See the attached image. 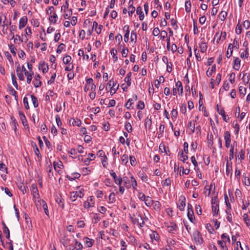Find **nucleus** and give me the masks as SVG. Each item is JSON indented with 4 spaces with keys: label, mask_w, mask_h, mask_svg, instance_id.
<instances>
[{
    "label": "nucleus",
    "mask_w": 250,
    "mask_h": 250,
    "mask_svg": "<svg viewBox=\"0 0 250 250\" xmlns=\"http://www.w3.org/2000/svg\"><path fill=\"white\" fill-rule=\"evenodd\" d=\"M73 240H71L68 235L65 234L61 235L60 242L66 248L67 250H75L73 245Z\"/></svg>",
    "instance_id": "obj_1"
},
{
    "label": "nucleus",
    "mask_w": 250,
    "mask_h": 250,
    "mask_svg": "<svg viewBox=\"0 0 250 250\" xmlns=\"http://www.w3.org/2000/svg\"><path fill=\"white\" fill-rule=\"evenodd\" d=\"M37 200H35V204L37 209L39 211H41L43 208L44 212L47 214V205H46L45 202L42 199H39L38 197H36Z\"/></svg>",
    "instance_id": "obj_2"
},
{
    "label": "nucleus",
    "mask_w": 250,
    "mask_h": 250,
    "mask_svg": "<svg viewBox=\"0 0 250 250\" xmlns=\"http://www.w3.org/2000/svg\"><path fill=\"white\" fill-rule=\"evenodd\" d=\"M83 189L81 188L78 191H72L70 193V199L72 202L75 201L77 198H82L84 196Z\"/></svg>",
    "instance_id": "obj_3"
},
{
    "label": "nucleus",
    "mask_w": 250,
    "mask_h": 250,
    "mask_svg": "<svg viewBox=\"0 0 250 250\" xmlns=\"http://www.w3.org/2000/svg\"><path fill=\"white\" fill-rule=\"evenodd\" d=\"M132 222L133 224L137 223L140 227H143L145 225V222L141 216L138 213L133 214L131 217Z\"/></svg>",
    "instance_id": "obj_4"
},
{
    "label": "nucleus",
    "mask_w": 250,
    "mask_h": 250,
    "mask_svg": "<svg viewBox=\"0 0 250 250\" xmlns=\"http://www.w3.org/2000/svg\"><path fill=\"white\" fill-rule=\"evenodd\" d=\"M193 237L197 245H201L203 243V239L200 232L195 229L193 233Z\"/></svg>",
    "instance_id": "obj_5"
},
{
    "label": "nucleus",
    "mask_w": 250,
    "mask_h": 250,
    "mask_svg": "<svg viewBox=\"0 0 250 250\" xmlns=\"http://www.w3.org/2000/svg\"><path fill=\"white\" fill-rule=\"evenodd\" d=\"M173 94L176 95L178 93L179 94L182 95L183 92V89L182 83L180 81H178L175 84V87L173 88Z\"/></svg>",
    "instance_id": "obj_6"
},
{
    "label": "nucleus",
    "mask_w": 250,
    "mask_h": 250,
    "mask_svg": "<svg viewBox=\"0 0 250 250\" xmlns=\"http://www.w3.org/2000/svg\"><path fill=\"white\" fill-rule=\"evenodd\" d=\"M212 210L213 213V216L217 215L218 214L219 211V207L218 201H213L212 200Z\"/></svg>",
    "instance_id": "obj_7"
},
{
    "label": "nucleus",
    "mask_w": 250,
    "mask_h": 250,
    "mask_svg": "<svg viewBox=\"0 0 250 250\" xmlns=\"http://www.w3.org/2000/svg\"><path fill=\"white\" fill-rule=\"evenodd\" d=\"M217 110L219 114L221 115L223 118V120L225 121L226 122H228L229 121V118L227 117V116L226 115L225 111L223 108H219V105H217Z\"/></svg>",
    "instance_id": "obj_8"
},
{
    "label": "nucleus",
    "mask_w": 250,
    "mask_h": 250,
    "mask_svg": "<svg viewBox=\"0 0 250 250\" xmlns=\"http://www.w3.org/2000/svg\"><path fill=\"white\" fill-rule=\"evenodd\" d=\"M111 176L112 177V178L114 179V182L119 186H120L123 182V180L122 177H117L116 174L114 172H112L110 173Z\"/></svg>",
    "instance_id": "obj_9"
},
{
    "label": "nucleus",
    "mask_w": 250,
    "mask_h": 250,
    "mask_svg": "<svg viewBox=\"0 0 250 250\" xmlns=\"http://www.w3.org/2000/svg\"><path fill=\"white\" fill-rule=\"evenodd\" d=\"M231 210V207H230V204H229V208H228L226 210V213L227 214L226 218L228 222L230 223L231 224H233V220H232V215L231 213L230 212Z\"/></svg>",
    "instance_id": "obj_10"
},
{
    "label": "nucleus",
    "mask_w": 250,
    "mask_h": 250,
    "mask_svg": "<svg viewBox=\"0 0 250 250\" xmlns=\"http://www.w3.org/2000/svg\"><path fill=\"white\" fill-rule=\"evenodd\" d=\"M167 48L168 51L170 50L173 53L175 52L177 50V46L175 44L173 43L171 45H170L169 38L167 39Z\"/></svg>",
    "instance_id": "obj_11"
},
{
    "label": "nucleus",
    "mask_w": 250,
    "mask_h": 250,
    "mask_svg": "<svg viewBox=\"0 0 250 250\" xmlns=\"http://www.w3.org/2000/svg\"><path fill=\"white\" fill-rule=\"evenodd\" d=\"M27 22V18L26 16H23L21 18L19 22V27L20 29H21L25 27Z\"/></svg>",
    "instance_id": "obj_12"
},
{
    "label": "nucleus",
    "mask_w": 250,
    "mask_h": 250,
    "mask_svg": "<svg viewBox=\"0 0 250 250\" xmlns=\"http://www.w3.org/2000/svg\"><path fill=\"white\" fill-rule=\"evenodd\" d=\"M168 231L169 232L173 233L177 229V225L174 222H170L169 225L167 226Z\"/></svg>",
    "instance_id": "obj_13"
},
{
    "label": "nucleus",
    "mask_w": 250,
    "mask_h": 250,
    "mask_svg": "<svg viewBox=\"0 0 250 250\" xmlns=\"http://www.w3.org/2000/svg\"><path fill=\"white\" fill-rule=\"evenodd\" d=\"M19 115H20V119H21V121H22V123L23 125L24 126H27V128H29L27 122L25 118V116H24L23 113L22 112L20 111Z\"/></svg>",
    "instance_id": "obj_14"
},
{
    "label": "nucleus",
    "mask_w": 250,
    "mask_h": 250,
    "mask_svg": "<svg viewBox=\"0 0 250 250\" xmlns=\"http://www.w3.org/2000/svg\"><path fill=\"white\" fill-rule=\"evenodd\" d=\"M241 61L238 58H236L233 62V67L236 70H238L240 67Z\"/></svg>",
    "instance_id": "obj_15"
},
{
    "label": "nucleus",
    "mask_w": 250,
    "mask_h": 250,
    "mask_svg": "<svg viewBox=\"0 0 250 250\" xmlns=\"http://www.w3.org/2000/svg\"><path fill=\"white\" fill-rule=\"evenodd\" d=\"M185 206V198L183 197L182 199H180L179 200V203L178 205V207L181 211H183L184 210Z\"/></svg>",
    "instance_id": "obj_16"
},
{
    "label": "nucleus",
    "mask_w": 250,
    "mask_h": 250,
    "mask_svg": "<svg viewBox=\"0 0 250 250\" xmlns=\"http://www.w3.org/2000/svg\"><path fill=\"white\" fill-rule=\"evenodd\" d=\"M31 190L34 198H36L39 195L38 189L36 185L33 184L31 186Z\"/></svg>",
    "instance_id": "obj_17"
},
{
    "label": "nucleus",
    "mask_w": 250,
    "mask_h": 250,
    "mask_svg": "<svg viewBox=\"0 0 250 250\" xmlns=\"http://www.w3.org/2000/svg\"><path fill=\"white\" fill-rule=\"evenodd\" d=\"M20 64H18V65L17 67V69H16L17 76L20 80L23 81L24 80V76L23 74V73H22V72H20Z\"/></svg>",
    "instance_id": "obj_18"
},
{
    "label": "nucleus",
    "mask_w": 250,
    "mask_h": 250,
    "mask_svg": "<svg viewBox=\"0 0 250 250\" xmlns=\"http://www.w3.org/2000/svg\"><path fill=\"white\" fill-rule=\"evenodd\" d=\"M136 13L139 15V19L142 21L144 19V14L142 11V8L141 6H138L136 9Z\"/></svg>",
    "instance_id": "obj_19"
},
{
    "label": "nucleus",
    "mask_w": 250,
    "mask_h": 250,
    "mask_svg": "<svg viewBox=\"0 0 250 250\" xmlns=\"http://www.w3.org/2000/svg\"><path fill=\"white\" fill-rule=\"evenodd\" d=\"M187 215L190 221L192 223H194V221L195 220V218L194 216L193 210L192 209H190V210H188V211Z\"/></svg>",
    "instance_id": "obj_20"
},
{
    "label": "nucleus",
    "mask_w": 250,
    "mask_h": 250,
    "mask_svg": "<svg viewBox=\"0 0 250 250\" xmlns=\"http://www.w3.org/2000/svg\"><path fill=\"white\" fill-rule=\"evenodd\" d=\"M234 47V46L232 43H230L229 44L226 54L227 58H229L231 56L233 52V48Z\"/></svg>",
    "instance_id": "obj_21"
},
{
    "label": "nucleus",
    "mask_w": 250,
    "mask_h": 250,
    "mask_svg": "<svg viewBox=\"0 0 250 250\" xmlns=\"http://www.w3.org/2000/svg\"><path fill=\"white\" fill-rule=\"evenodd\" d=\"M235 152H236L237 149L236 148L235 149V148L234 147V146H231V147H230V149L229 152V159L230 161H231V160H232L234 158V154L235 153Z\"/></svg>",
    "instance_id": "obj_22"
},
{
    "label": "nucleus",
    "mask_w": 250,
    "mask_h": 250,
    "mask_svg": "<svg viewBox=\"0 0 250 250\" xmlns=\"http://www.w3.org/2000/svg\"><path fill=\"white\" fill-rule=\"evenodd\" d=\"M130 188L131 187H132L134 190H136L137 189V183L136 180H135V179L134 178V177L133 176H131L130 177Z\"/></svg>",
    "instance_id": "obj_23"
},
{
    "label": "nucleus",
    "mask_w": 250,
    "mask_h": 250,
    "mask_svg": "<svg viewBox=\"0 0 250 250\" xmlns=\"http://www.w3.org/2000/svg\"><path fill=\"white\" fill-rule=\"evenodd\" d=\"M40 76L38 75L35 76V80L33 81L34 85L35 87H38L41 85V82L40 81Z\"/></svg>",
    "instance_id": "obj_24"
},
{
    "label": "nucleus",
    "mask_w": 250,
    "mask_h": 250,
    "mask_svg": "<svg viewBox=\"0 0 250 250\" xmlns=\"http://www.w3.org/2000/svg\"><path fill=\"white\" fill-rule=\"evenodd\" d=\"M122 180H123V182H124L125 186L127 188H130V180H129L128 179V177H127L126 176L122 178Z\"/></svg>",
    "instance_id": "obj_25"
},
{
    "label": "nucleus",
    "mask_w": 250,
    "mask_h": 250,
    "mask_svg": "<svg viewBox=\"0 0 250 250\" xmlns=\"http://www.w3.org/2000/svg\"><path fill=\"white\" fill-rule=\"evenodd\" d=\"M133 2L132 0L129 1V6L128 7V14L129 16H131L135 10V7L132 5Z\"/></svg>",
    "instance_id": "obj_26"
},
{
    "label": "nucleus",
    "mask_w": 250,
    "mask_h": 250,
    "mask_svg": "<svg viewBox=\"0 0 250 250\" xmlns=\"http://www.w3.org/2000/svg\"><path fill=\"white\" fill-rule=\"evenodd\" d=\"M144 202L146 205L147 207H151L153 203V200L149 196H146V199L144 200Z\"/></svg>",
    "instance_id": "obj_27"
},
{
    "label": "nucleus",
    "mask_w": 250,
    "mask_h": 250,
    "mask_svg": "<svg viewBox=\"0 0 250 250\" xmlns=\"http://www.w3.org/2000/svg\"><path fill=\"white\" fill-rule=\"evenodd\" d=\"M131 72H130L127 73L125 79V82L126 83L127 86H129L131 85Z\"/></svg>",
    "instance_id": "obj_28"
},
{
    "label": "nucleus",
    "mask_w": 250,
    "mask_h": 250,
    "mask_svg": "<svg viewBox=\"0 0 250 250\" xmlns=\"http://www.w3.org/2000/svg\"><path fill=\"white\" fill-rule=\"evenodd\" d=\"M84 239H85V244L86 246L88 248L91 247L94 242V241L87 237H85Z\"/></svg>",
    "instance_id": "obj_29"
},
{
    "label": "nucleus",
    "mask_w": 250,
    "mask_h": 250,
    "mask_svg": "<svg viewBox=\"0 0 250 250\" xmlns=\"http://www.w3.org/2000/svg\"><path fill=\"white\" fill-rule=\"evenodd\" d=\"M224 140L225 142H231V135L228 131H226L224 132Z\"/></svg>",
    "instance_id": "obj_30"
},
{
    "label": "nucleus",
    "mask_w": 250,
    "mask_h": 250,
    "mask_svg": "<svg viewBox=\"0 0 250 250\" xmlns=\"http://www.w3.org/2000/svg\"><path fill=\"white\" fill-rule=\"evenodd\" d=\"M31 101L32 104L34 106V107H37L38 106V101L37 98L33 95H30Z\"/></svg>",
    "instance_id": "obj_31"
},
{
    "label": "nucleus",
    "mask_w": 250,
    "mask_h": 250,
    "mask_svg": "<svg viewBox=\"0 0 250 250\" xmlns=\"http://www.w3.org/2000/svg\"><path fill=\"white\" fill-rule=\"evenodd\" d=\"M73 242H75L76 244V246L74 247L75 249L77 250H82L83 249V245L81 243L78 242L76 239H74Z\"/></svg>",
    "instance_id": "obj_32"
},
{
    "label": "nucleus",
    "mask_w": 250,
    "mask_h": 250,
    "mask_svg": "<svg viewBox=\"0 0 250 250\" xmlns=\"http://www.w3.org/2000/svg\"><path fill=\"white\" fill-rule=\"evenodd\" d=\"M27 39H26L24 41L23 39L21 38L20 36L18 35H16V38H14V42L15 43L20 44L21 42H26Z\"/></svg>",
    "instance_id": "obj_33"
},
{
    "label": "nucleus",
    "mask_w": 250,
    "mask_h": 250,
    "mask_svg": "<svg viewBox=\"0 0 250 250\" xmlns=\"http://www.w3.org/2000/svg\"><path fill=\"white\" fill-rule=\"evenodd\" d=\"M185 10L187 13H188L190 11L191 2L190 0H186L185 2Z\"/></svg>",
    "instance_id": "obj_34"
},
{
    "label": "nucleus",
    "mask_w": 250,
    "mask_h": 250,
    "mask_svg": "<svg viewBox=\"0 0 250 250\" xmlns=\"http://www.w3.org/2000/svg\"><path fill=\"white\" fill-rule=\"evenodd\" d=\"M242 80L245 83H249L250 81V74L248 73L244 74Z\"/></svg>",
    "instance_id": "obj_35"
},
{
    "label": "nucleus",
    "mask_w": 250,
    "mask_h": 250,
    "mask_svg": "<svg viewBox=\"0 0 250 250\" xmlns=\"http://www.w3.org/2000/svg\"><path fill=\"white\" fill-rule=\"evenodd\" d=\"M31 146L34 149V151H35L36 155L39 157V154H40V151L37 147L36 144L35 142L32 141L31 142Z\"/></svg>",
    "instance_id": "obj_36"
},
{
    "label": "nucleus",
    "mask_w": 250,
    "mask_h": 250,
    "mask_svg": "<svg viewBox=\"0 0 250 250\" xmlns=\"http://www.w3.org/2000/svg\"><path fill=\"white\" fill-rule=\"evenodd\" d=\"M195 124L192 123L191 121H190L188 125V128L190 130L191 133H193L195 131Z\"/></svg>",
    "instance_id": "obj_37"
},
{
    "label": "nucleus",
    "mask_w": 250,
    "mask_h": 250,
    "mask_svg": "<svg viewBox=\"0 0 250 250\" xmlns=\"http://www.w3.org/2000/svg\"><path fill=\"white\" fill-rule=\"evenodd\" d=\"M208 143L209 146H212L213 145V136L212 134L208 136Z\"/></svg>",
    "instance_id": "obj_38"
},
{
    "label": "nucleus",
    "mask_w": 250,
    "mask_h": 250,
    "mask_svg": "<svg viewBox=\"0 0 250 250\" xmlns=\"http://www.w3.org/2000/svg\"><path fill=\"white\" fill-rule=\"evenodd\" d=\"M11 77H12V83H13V85L15 87V88L17 89H18V85L17 82L16 81V78L15 77L14 74L13 73H11Z\"/></svg>",
    "instance_id": "obj_39"
},
{
    "label": "nucleus",
    "mask_w": 250,
    "mask_h": 250,
    "mask_svg": "<svg viewBox=\"0 0 250 250\" xmlns=\"http://www.w3.org/2000/svg\"><path fill=\"white\" fill-rule=\"evenodd\" d=\"M94 206V202L90 203L88 201H85L83 203V207L85 208H88L90 207H93Z\"/></svg>",
    "instance_id": "obj_40"
},
{
    "label": "nucleus",
    "mask_w": 250,
    "mask_h": 250,
    "mask_svg": "<svg viewBox=\"0 0 250 250\" xmlns=\"http://www.w3.org/2000/svg\"><path fill=\"white\" fill-rule=\"evenodd\" d=\"M45 66L46 63L44 61L41 62L39 65V69H42L43 73H45V71L46 70Z\"/></svg>",
    "instance_id": "obj_41"
},
{
    "label": "nucleus",
    "mask_w": 250,
    "mask_h": 250,
    "mask_svg": "<svg viewBox=\"0 0 250 250\" xmlns=\"http://www.w3.org/2000/svg\"><path fill=\"white\" fill-rule=\"evenodd\" d=\"M57 15L56 13H54L52 15L49 17L50 22L53 23H55L57 21Z\"/></svg>",
    "instance_id": "obj_42"
},
{
    "label": "nucleus",
    "mask_w": 250,
    "mask_h": 250,
    "mask_svg": "<svg viewBox=\"0 0 250 250\" xmlns=\"http://www.w3.org/2000/svg\"><path fill=\"white\" fill-rule=\"evenodd\" d=\"M161 205L158 201H155L154 202L153 208L155 210L159 211L161 209Z\"/></svg>",
    "instance_id": "obj_43"
},
{
    "label": "nucleus",
    "mask_w": 250,
    "mask_h": 250,
    "mask_svg": "<svg viewBox=\"0 0 250 250\" xmlns=\"http://www.w3.org/2000/svg\"><path fill=\"white\" fill-rule=\"evenodd\" d=\"M130 41L131 42H134L135 43L136 42L137 34L134 31H132L131 33Z\"/></svg>",
    "instance_id": "obj_44"
},
{
    "label": "nucleus",
    "mask_w": 250,
    "mask_h": 250,
    "mask_svg": "<svg viewBox=\"0 0 250 250\" xmlns=\"http://www.w3.org/2000/svg\"><path fill=\"white\" fill-rule=\"evenodd\" d=\"M218 243L223 250H228V248H227L225 241H218Z\"/></svg>",
    "instance_id": "obj_45"
},
{
    "label": "nucleus",
    "mask_w": 250,
    "mask_h": 250,
    "mask_svg": "<svg viewBox=\"0 0 250 250\" xmlns=\"http://www.w3.org/2000/svg\"><path fill=\"white\" fill-rule=\"evenodd\" d=\"M200 51L202 53H204L207 49V44L205 42H202L200 46Z\"/></svg>",
    "instance_id": "obj_46"
},
{
    "label": "nucleus",
    "mask_w": 250,
    "mask_h": 250,
    "mask_svg": "<svg viewBox=\"0 0 250 250\" xmlns=\"http://www.w3.org/2000/svg\"><path fill=\"white\" fill-rule=\"evenodd\" d=\"M111 54L112 55L114 62L117 61L118 57L117 56V51L115 49H112L110 51Z\"/></svg>",
    "instance_id": "obj_47"
},
{
    "label": "nucleus",
    "mask_w": 250,
    "mask_h": 250,
    "mask_svg": "<svg viewBox=\"0 0 250 250\" xmlns=\"http://www.w3.org/2000/svg\"><path fill=\"white\" fill-rule=\"evenodd\" d=\"M152 124V121L150 118H146L145 120V126L147 127L148 126V128H150Z\"/></svg>",
    "instance_id": "obj_48"
},
{
    "label": "nucleus",
    "mask_w": 250,
    "mask_h": 250,
    "mask_svg": "<svg viewBox=\"0 0 250 250\" xmlns=\"http://www.w3.org/2000/svg\"><path fill=\"white\" fill-rule=\"evenodd\" d=\"M69 122L70 123H71L73 125H77L79 126L81 124V121L80 120L75 121L74 119H71Z\"/></svg>",
    "instance_id": "obj_49"
},
{
    "label": "nucleus",
    "mask_w": 250,
    "mask_h": 250,
    "mask_svg": "<svg viewBox=\"0 0 250 250\" xmlns=\"http://www.w3.org/2000/svg\"><path fill=\"white\" fill-rule=\"evenodd\" d=\"M244 220L246 224V225L248 227L250 226V220L249 218L248 215L246 213L244 214L243 215Z\"/></svg>",
    "instance_id": "obj_50"
},
{
    "label": "nucleus",
    "mask_w": 250,
    "mask_h": 250,
    "mask_svg": "<svg viewBox=\"0 0 250 250\" xmlns=\"http://www.w3.org/2000/svg\"><path fill=\"white\" fill-rule=\"evenodd\" d=\"M72 14V12L71 9L67 10L65 11V14L64 15V18L65 19H68L70 18Z\"/></svg>",
    "instance_id": "obj_51"
},
{
    "label": "nucleus",
    "mask_w": 250,
    "mask_h": 250,
    "mask_svg": "<svg viewBox=\"0 0 250 250\" xmlns=\"http://www.w3.org/2000/svg\"><path fill=\"white\" fill-rule=\"evenodd\" d=\"M128 155L126 154H124L123 156L121 157V161L122 164H126L128 162Z\"/></svg>",
    "instance_id": "obj_52"
},
{
    "label": "nucleus",
    "mask_w": 250,
    "mask_h": 250,
    "mask_svg": "<svg viewBox=\"0 0 250 250\" xmlns=\"http://www.w3.org/2000/svg\"><path fill=\"white\" fill-rule=\"evenodd\" d=\"M227 16V13L226 11H222L219 14L220 19L222 21H223L226 19Z\"/></svg>",
    "instance_id": "obj_53"
},
{
    "label": "nucleus",
    "mask_w": 250,
    "mask_h": 250,
    "mask_svg": "<svg viewBox=\"0 0 250 250\" xmlns=\"http://www.w3.org/2000/svg\"><path fill=\"white\" fill-rule=\"evenodd\" d=\"M171 117L173 120L177 118L178 116V111L175 109H173L171 112Z\"/></svg>",
    "instance_id": "obj_54"
},
{
    "label": "nucleus",
    "mask_w": 250,
    "mask_h": 250,
    "mask_svg": "<svg viewBox=\"0 0 250 250\" xmlns=\"http://www.w3.org/2000/svg\"><path fill=\"white\" fill-rule=\"evenodd\" d=\"M125 128L128 132H131L132 131V127L129 123H125Z\"/></svg>",
    "instance_id": "obj_55"
},
{
    "label": "nucleus",
    "mask_w": 250,
    "mask_h": 250,
    "mask_svg": "<svg viewBox=\"0 0 250 250\" xmlns=\"http://www.w3.org/2000/svg\"><path fill=\"white\" fill-rule=\"evenodd\" d=\"M179 155L180 157L181 160L183 162H185L188 159V156L186 155H184L183 152H180Z\"/></svg>",
    "instance_id": "obj_56"
},
{
    "label": "nucleus",
    "mask_w": 250,
    "mask_h": 250,
    "mask_svg": "<svg viewBox=\"0 0 250 250\" xmlns=\"http://www.w3.org/2000/svg\"><path fill=\"white\" fill-rule=\"evenodd\" d=\"M40 37L41 39L43 41H45L46 40V33L45 32V30L43 29L42 30V32L40 33Z\"/></svg>",
    "instance_id": "obj_57"
},
{
    "label": "nucleus",
    "mask_w": 250,
    "mask_h": 250,
    "mask_svg": "<svg viewBox=\"0 0 250 250\" xmlns=\"http://www.w3.org/2000/svg\"><path fill=\"white\" fill-rule=\"evenodd\" d=\"M215 66H212L211 68V69L209 70V68L207 70L206 72V74L208 77H210L212 75V72L215 70Z\"/></svg>",
    "instance_id": "obj_58"
},
{
    "label": "nucleus",
    "mask_w": 250,
    "mask_h": 250,
    "mask_svg": "<svg viewBox=\"0 0 250 250\" xmlns=\"http://www.w3.org/2000/svg\"><path fill=\"white\" fill-rule=\"evenodd\" d=\"M128 49L127 48L123 47L121 51L123 57H126L128 54Z\"/></svg>",
    "instance_id": "obj_59"
},
{
    "label": "nucleus",
    "mask_w": 250,
    "mask_h": 250,
    "mask_svg": "<svg viewBox=\"0 0 250 250\" xmlns=\"http://www.w3.org/2000/svg\"><path fill=\"white\" fill-rule=\"evenodd\" d=\"M236 157H238L239 159L243 160L245 158V151L243 150H241L237 156L236 155Z\"/></svg>",
    "instance_id": "obj_60"
},
{
    "label": "nucleus",
    "mask_w": 250,
    "mask_h": 250,
    "mask_svg": "<svg viewBox=\"0 0 250 250\" xmlns=\"http://www.w3.org/2000/svg\"><path fill=\"white\" fill-rule=\"evenodd\" d=\"M71 60V57L70 56H66L63 58V62L65 64H68Z\"/></svg>",
    "instance_id": "obj_61"
},
{
    "label": "nucleus",
    "mask_w": 250,
    "mask_h": 250,
    "mask_svg": "<svg viewBox=\"0 0 250 250\" xmlns=\"http://www.w3.org/2000/svg\"><path fill=\"white\" fill-rule=\"evenodd\" d=\"M109 202L111 203H113L115 202V194L112 192L111 193L108 197Z\"/></svg>",
    "instance_id": "obj_62"
},
{
    "label": "nucleus",
    "mask_w": 250,
    "mask_h": 250,
    "mask_svg": "<svg viewBox=\"0 0 250 250\" xmlns=\"http://www.w3.org/2000/svg\"><path fill=\"white\" fill-rule=\"evenodd\" d=\"M235 74L233 72L231 73L229 75V80L231 83H235Z\"/></svg>",
    "instance_id": "obj_63"
},
{
    "label": "nucleus",
    "mask_w": 250,
    "mask_h": 250,
    "mask_svg": "<svg viewBox=\"0 0 250 250\" xmlns=\"http://www.w3.org/2000/svg\"><path fill=\"white\" fill-rule=\"evenodd\" d=\"M243 177L245 179L244 183L246 186H249L250 185V180L248 177H247L245 173L243 174Z\"/></svg>",
    "instance_id": "obj_64"
}]
</instances>
